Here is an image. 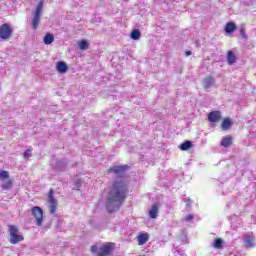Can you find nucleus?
Segmentation results:
<instances>
[{"mask_svg":"<svg viewBox=\"0 0 256 256\" xmlns=\"http://www.w3.org/2000/svg\"><path fill=\"white\" fill-rule=\"evenodd\" d=\"M157 213H159V210L157 208V204H153L150 211H149L150 219H157Z\"/></svg>","mask_w":256,"mask_h":256,"instance_id":"obj_16","label":"nucleus"},{"mask_svg":"<svg viewBox=\"0 0 256 256\" xmlns=\"http://www.w3.org/2000/svg\"><path fill=\"white\" fill-rule=\"evenodd\" d=\"M91 251L92 253H97L99 251V247H97V245H93L91 246Z\"/></svg>","mask_w":256,"mask_h":256,"instance_id":"obj_32","label":"nucleus"},{"mask_svg":"<svg viewBox=\"0 0 256 256\" xmlns=\"http://www.w3.org/2000/svg\"><path fill=\"white\" fill-rule=\"evenodd\" d=\"M112 251H115V243L108 242L99 248L97 256H109Z\"/></svg>","mask_w":256,"mask_h":256,"instance_id":"obj_5","label":"nucleus"},{"mask_svg":"<svg viewBox=\"0 0 256 256\" xmlns=\"http://www.w3.org/2000/svg\"><path fill=\"white\" fill-rule=\"evenodd\" d=\"M180 241H182V243H187V231L182 230L180 234Z\"/></svg>","mask_w":256,"mask_h":256,"instance_id":"obj_27","label":"nucleus"},{"mask_svg":"<svg viewBox=\"0 0 256 256\" xmlns=\"http://www.w3.org/2000/svg\"><path fill=\"white\" fill-rule=\"evenodd\" d=\"M55 41V36L53 34L48 33L44 36V44L45 45H51Z\"/></svg>","mask_w":256,"mask_h":256,"instance_id":"obj_20","label":"nucleus"},{"mask_svg":"<svg viewBox=\"0 0 256 256\" xmlns=\"http://www.w3.org/2000/svg\"><path fill=\"white\" fill-rule=\"evenodd\" d=\"M56 167L58 171H65V167H67V162L65 160H58L56 162Z\"/></svg>","mask_w":256,"mask_h":256,"instance_id":"obj_23","label":"nucleus"},{"mask_svg":"<svg viewBox=\"0 0 256 256\" xmlns=\"http://www.w3.org/2000/svg\"><path fill=\"white\" fill-rule=\"evenodd\" d=\"M255 236L247 234L244 237V247H246V249H253L255 248Z\"/></svg>","mask_w":256,"mask_h":256,"instance_id":"obj_8","label":"nucleus"},{"mask_svg":"<svg viewBox=\"0 0 256 256\" xmlns=\"http://www.w3.org/2000/svg\"><path fill=\"white\" fill-rule=\"evenodd\" d=\"M232 125H233V122H231V119L225 118L222 122L221 127L223 131H227V129H230Z\"/></svg>","mask_w":256,"mask_h":256,"instance_id":"obj_18","label":"nucleus"},{"mask_svg":"<svg viewBox=\"0 0 256 256\" xmlns=\"http://www.w3.org/2000/svg\"><path fill=\"white\" fill-rule=\"evenodd\" d=\"M131 39L134 41H139L141 39V31L139 29H134L130 34Z\"/></svg>","mask_w":256,"mask_h":256,"instance_id":"obj_21","label":"nucleus"},{"mask_svg":"<svg viewBox=\"0 0 256 256\" xmlns=\"http://www.w3.org/2000/svg\"><path fill=\"white\" fill-rule=\"evenodd\" d=\"M184 203H186V207H191V198L189 197L185 198Z\"/></svg>","mask_w":256,"mask_h":256,"instance_id":"obj_31","label":"nucleus"},{"mask_svg":"<svg viewBox=\"0 0 256 256\" xmlns=\"http://www.w3.org/2000/svg\"><path fill=\"white\" fill-rule=\"evenodd\" d=\"M216 83V80L213 76H207L203 79V87L206 91H209Z\"/></svg>","mask_w":256,"mask_h":256,"instance_id":"obj_9","label":"nucleus"},{"mask_svg":"<svg viewBox=\"0 0 256 256\" xmlns=\"http://www.w3.org/2000/svg\"><path fill=\"white\" fill-rule=\"evenodd\" d=\"M149 241V234H140L138 236V245H145Z\"/></svg>","mask_w":256,"mask_h":256,"instance_id":"obj_19","label":"nucleus"},{"mask_svg":"<svg viewBox=\"0 0 256 256\" xmlns=\"http://www.w3.org/2000/svg\"><path fill=\"white\" fill-rule=\"evenodd\" d=\"M192 53H193V52H191V51L188 50V51L185 52V55H186V57H190V55H192Z\"/></svg>","mask_w":256,"mask_h":256,"instance_id":"obj_34","label":"nucleus"},{"mask_svg":"<svg viewBox=\"0 0 256 256\" xmlns=\"http://www.w3.org/2000/svg\"><path fill=\"white\" fill-rule=\"evenodd\" d=\"M12 35L13 29L11 28V25L4 23L0 26V39L7 41V39H11Z\"/></svg>","mask_w":256,"mask_h":256,"instance_id":"obj_3","label":"nucleus"},{"mask_svg":"<svg viewBox=\"0 0 256 256\" xmlns=\"http://www.w3.org/2000/svg\"><path fill=\"white\" fill-rule=\"evenodd\" d=\"M192 147L193 143L189 140H186L185 142L180 144L179 149H181V151H189V149H191Z\"/></svg>","mask_w":256,"mask_h":256,"instance_id":"obj_14","label":"nucleus"},{"mask_svg":"<svg viewBox=\"0 0 256 256\" xmlns=\"http://www.w3.org/2000/svg\"><path fill=\"white\" fill-rule=\"evenodd\" d=\"M17 227L11 225L9 228V233H10V243L12 245H17V243H21L23 241V236L17 234Z\"/></svg>","mask_w":256,"mask_h":256,"instance_id":"obj_4","label":"nucleus"},{"mask_svg":"<svg viewBox=\"0 0 256 256\" xmlns=\"http://www.w3.org/2000/svg\"><path fill=\"white\" fill-rule=\"evenodd\" d=\"M230 256H233V254H230Z\"/></svg>","mask_w":256,"mask_h":256,"instance_id":"obj_35","label":"nucleus"},{"mask_svg":"<svg viewBox=\"0 0 256 256\" xmlns=\"http://www.w3.org/2000/svg\"><path fill=\"white\" fill-rule=\"evenodd\" d=\"M233 143V138H231V136H227V137H224L221 141V146L222 147H231Z\"/></svg>","mask_w":256,"mask_h":256,"instance_id":"obj_17","label":"nucleus"},{"mask_svg":"<svg viewBox=\"0 0 256 256\" xmlns=\"http://www.w3.org/2000/svg\"><path fill=\"white\" fill-rule=\"evenodd\" d=\"M48 203H50L49 213L53 215L57 211V200L55 199V196H53V189L49 191Z\"/></svg>","mask_w":256,"mask_h":256,"instance_id":"obj_7","label":"nucleus"},{"mask_svg":"<svg viewBox=\"0 0 256 256\" xmlns=\"http://www.w3.org/2000/svg\"><path fill=\"white\" fill-rule=\"evenodd\" d=\"M129 169L128 165H115L108 169L109 173H114L118 175L119 179L113 182L112 189L110 190L107 200H106V211L108 213H115L121 209V205L127 199V182H125V171Z\"/></svg>","mask_w":256,"mask_h":256,"instance_id":"obj_1","label":"nucleus"},{"mask_svg":"<svg viewBox=\"0 0 256 256\" xmlns=\"http://www.w3.org/2000/svg\"><path fill=\"white\" fill-rule=\"evenodd\" d=\"M43 13V0H41L36 6L34 17L32 20V29H37L41 21V14Z\"/></svg>","mask_w":256,"mask_h":256,"instance_id":"obj_2","label":"nucleus"},{"mask_svg":"<svg viewBox=\"0 0 256 256\" xmlns=\"http://www.w3.org/2000/svg\"><path fill=\"white\" fill-rule=\"evenodd\" d=\"M0 179L1 181H5V179H9V172L5 170L0 171Z\"/></svg>","mask_w":256,"mask_h":256,"instance_id":"obj_26","label":"nucleus"},{"mask_svg":"<svg viewBox=\"0 0 256 256\" xmlns=\"http://www.w3.org/2000/svg\"><path fill=\"white\" fill-rule=\"evenodd\" d=\"M140 256H145V255H140Z\"/></svg>","mask_w":256,"mask_h":256,"instance_id":"obj_36","label":"nucleus"},{"mask_svg":"<svg viewBox=\"0 0 256 256\" xmlns=\"http://www.w3.org/2000/svg\"><path fill=\"white\" fill-rule=\"evenodd\" d=\"M23 157L24 159H29V157H31V149L25 150L23 153Z\"/></svg>","mask_w":256,"mask_h":256,"instance_id":"obj_29","label":"nucleus"},{"mask_svg":"<svg viewBox=\"0 0 256 256\" xmlns=\"http://www.w3.org/2000/svg\"><path fill=\"white\" fill-rule=\"evenodd\" d=\"M68 69H69V66H67V63L63 61H59L56 64V71H58V73L65 74V72L68 71Z\"/></svg>","mask_w":256,"mask_h":256,"instance_id":"obj_11","label":"nucleus"},{"mask_svg":"<svg viewBox=\"0 0 256 256\" xmlns=\"http://www.w3.org/2000/svg\"><path fill=\"white\" fill-rule=\"evenodd\" d=\"M78 47H79L80 51H87V49H89V41L81 40L78 43Z\"/></svg>","mask_w":256,"mask_h":256,"instance_id":"obj_22","label":"nucleus"},{"mask_svg":"<svg viewBox=\"0 0 256 256\" xmlns=\"http://www.w3.org/2000/svg\"><path fill=\"white\" fill-rule=\"evenodd\" d=\"M175 251H176V253H178V255H181V256H184V255H185V250H183V248H181V247H179V246H177V247L175 248Z\"/></svg>","mask_w":256,"mask_h":256,"instance_id":"obj_28","label":"nucleus"},{"mask_svg":"<svg viewBox=\"0 0 256 256\" xmlns=\"http://www.w3.org/2000/svg\"><path fill=\"white\" fill-rule=\"evenodd\" d=\"M208 121L210 123H219L221 121V112L220 111H213L208 114Z\"/></svg>","mask_w":256,"mask_h":256,"instance_id":"obj_10","label":"nucleus"},{"mask_svg":"<svg viewBox=\"0 0 256 256\" xmlns=\"http://www.w3.org/2000/svg\"><path fill=\"white\" fill-rule=\"evenodd\" d=\"M212 247H214V249H221L223 247V240L221 238L216 239L213 242Z\"/></svg>","mask_w":256,"mask_h":256,"instance_id":"obj_25","label":"nucleus"},{"mask_svg":"<svg viewBox=\"0 0 256 256\" xmlns=\"http://www.w3.org/2000/svg\"><path fill=\"white\" fill-rule=\"evenodd\" d=\"M13 187V180L7 179V180H2V189L4 191H9Z\"/></svg>","mask_w":256,"mask_h":256,"instance_id":"obj_15","label":"nucleus"},{"mask_svg":"<svg viewBox=\"0 0 256 256\" xmlns=\"http://www.w3.org/2000/svg\"><path fill=\"white\" fill-rule=\"evenodd\" d=\"M75 187H76V189H79V187H81V180L75 181Z\"/></svg>","mask_w":256,"mask_h":256,"instance_id":"obj_33","label":"nucleus"},{"mask_svg":"<svg viewBox=\"0 0 256 256\" xmlns=\"http://www.w3.org/2000/svg\"><path fill=\"white\" fill-rule=\"evenodd\" d=\"M32 215L36 219V225L38 227H41L43 224V209L39 206H35L32 208Z\"/></svg>","mask_w":256,"mask_h":256,"instance_id":"obj_6","label":"nucleus"},{"mask_svg":"<svg viewBox=\"0 0 256 256\" xmlns=\"http://www.w3.org/2000/svg\"><path fill=\"white\" fill-rule=\"evenodd\" d=\"M235 29H237V25H235L234 22H228L225 26V33L233 35V33H235Z\"/></svg>","mask_w":256,"mask_h":256,"instance_id":"obj_12","label":"nucleus"},{"mask_svg":"<svg viewBox=\"0 0 256 256\" xmlns=\"http://www.w3.org/2000/svg\"><path fill=\"white\" fill-rule=\"evenodd\" d=\"M237 57L235 56V53L233 51H228L227 54V62L229 65H234L236 63Z\"/></svg>","mask_w":256,"mask_h":256,"instance_id":"obj_13","label":"nucleus"},{"mask_svg":"<svg viewBox=\"0 0 256 256\" xmlns=\"http://www.w3.org/2000/svg\"><path fill=\"white\" fill-rule=\"evenodd\" d=\"M239 33L240 37H242V39H245V41L249 39V36H247V33H245V24L240 25Z\"/></svg>","mask_w":256,"mask_h":256,"instance_id":"obj_24","label":"nucleus"},{"mask_svg":"<svg viewBox=\"0 0 256 256\" xmlns=\"http://www.w3.org/2000/svg\"><path fill=\"white\" fill-rule=\"evenodd\" d=\"M193 219H195V216L193 214H189L186 216L187 223H191Z\"/></svg>","mask_w":256,"mask_h":256,"instance_id":"obj_30","label":"nucleus"}]
</instances>
